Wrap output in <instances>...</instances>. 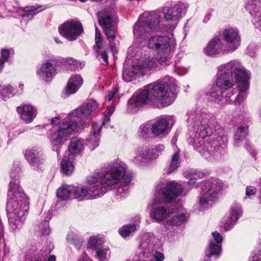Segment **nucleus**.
<instances>
[{
  "label": "nucleus",
  "mask_w": 261,
  "mask_h": 261,
  "mask_svg": "<svg viewBox=\"0 0 261 261\" xmlns=\"http://www.w3.org/2000/svg\"><path fill=\"white\" fill-rule=\"evenodd\" d=\"M216 85L207 94V98L212 101H221L224 91L231 88L237 83L240 91H245L249 86L248 73L239 62L232 61L218 67Z\"/></svg>",
  "instance_id": "obj_1"
},
{
  "label": "nucleus",
  "mask_w": 261,
  "mask_h": 261,
  "mask_svg": "<svg viewBox=\"0 0 261 261\" xmlns=\"http://www.w3.org/2000/svg\"><path fill=\"white\" fill-rule=\"evenodd\" d=\"M14 177L10 182L7 203L9 223L13 231L22 227L29 209V198L19 186L18 178Z\"/></svg>",
  "instance_id": "obj_2"
},
{
  "label": "nucleus",
  "mask_w": 261,
  "mask_h": 261,
  "mask_svg": "<svg viewBox=\"0 0 261 261\" xmlns=\"http://www.w3.org/2000/svg\"><path fill=\"white\" fill-rule=\"evenodd\" d=\"M123 167L115 168L105 174L99 173L88 178V187H74L73 198L82 200L96 198L106 192V186L117 182L124 172Z\"/></svg>",
  "instance_id": "obj_3"
},
{
  "label": "nucleus",
  "mask_w": 261,
  "mask_h": 261,
  "mask_svg": "<svg viewBox=\"0 0 261 261\" xmlns=\"http://www.w3.org/2000/svg\"><path fill=\"white\" fill-rule=\"evenodd\" d=\"M149 91L152 104L161 105L165 107L169 106L175 100L177 89L175 80L170 76H165L162 80L146 85Z\"/></svg>",
  "instance_id": "obj_4"
},
{
  "label": "nucleus",
  "mask_w": 261,
  "mask_h": 261,
  "mask_svg": "<svg viewBox=\"0 0 261 261\" xmlns=\"http://www.w3.org/2000/svg\"><path fill=\"white\" fill-rule=\"evenodd\" d=\"M148 47L158 51V59L155 58L157 65L158 63L163 64L170 59L175 50L176 42L173 39L166 36L154 35L149 38ZM148 58L152 59L150 57Z\"/></svg>",
  "instance_id": "obj_5"
},
{
  "label": "nucleus",
  "mask_w": 261,
  "mask_h": 261,
  "mask_svg": "<svg viewBox=\"0 0 261 261\" xmlns=\"http://www.w3.org/2000/svg\"><path fill=\"white\" fill-rule=\"evenodd\" d=\"M208 119H203L201 122V126L199 127L198 137L194 139L193 143V146L203 155L207 158L211 152L219 150V146H217L218 141L213 140L212 142H204V139L211 135L213 133V126L211 125Z\"/></svg>",
  "instance_id": "obj_6"
},
{
  "label": "nucleus",
  "mask_w": 261,
  "mask_h": 261,
  "mask_svg": "<svg viewBox=\"0 0 261 261\" xmlns=\"http://www.w3.org/2000/svg\"><path fill=\"white\" fill-rule=\"evenodd\" d=\"M161 17L156 12L144 13L136 23L134 29V34L139 42L146 40L150 31L155 29L160 23Z\"/></svg>",
  "instance_id": "obj_7"
},
{
  "label": "nucleus",
  "mask_w": 261,
  "mask_h": 261,
  "mask_svg": "<svg viewBox=\"0 0 261 261\" xmlns=\"http://www.w3.org/2000/svg\"><path fill=\"white\" fill-rule=\"evenodd\" d=\"M98 22L102 28L103 31L109 41L110 47L112 51L116 50L115 43L113 42L116 38V18L112 14L111 12L107 9L98 13Z\"/></svg>",
  "instance_id": "obj_8"
},
{
  "label": "nucleus",
  "mask_w": 261,
  "mask_h": 261,
  "mask_svg": "<svg viewBox=\"0 0 261 261\" xmlns=\"http://www.w3.org/2000/svg\"><path fill=\"white\" fill-rule=\"evenodd\" d=\"M223 187L222 181L218 179H213L202 183L199 203L203 208L212 205L217 198L218 193Z\"/></svg>",
  "instance_id": "obj_9"
},
{
  "label": "nucleus",
  "mask_w": 261,
  "mask_h": 261,
  "mask_svg": "<svg viewBox=\"0 0 261 261\" xmlns=\"http://www.w3.org/2000/svg\"><path fill=\"white\" fill-rule=\"evenodd\" d=\"M97 103L94 100L90 99L87 102L84 103L77 109L73 110L68 116L70 121L75 123L77 128L83 126V122L93 112L98 108Z\"/></svg>",
  "instance_id": "obj_10"
},
{
  "label": "nucleus",
  "mask_w": 261,
  "mask_h": 261,
  "mask_svg": "<svg viewBox=\"0 0 261 261\" xmlns=\"http://www.w3.org/2000/svg\"><path fill=\"white\" fill-rule=\"evenodd\" d=\"M77 129V125L70 121V117H66L60 124L58 130L51 135L50 141L55 146H61L69 136Z\"/></svg>",
  "instance_id": "obj_11"
},
{
  "label": "nucleus",
  "mask_w": 261,
  "mask_h": 261,
  "mask_svg": "<svg viewBox=\"0 0 261 261\" xmlns=\"http://www.w3.org/2000/svg\"><path fill=\"white\" fill-rule=\"evenodd\" d=\"M183 191V188L181 185L174 181H167L162 184L161 198L158 199L160 193L155 195L152 204L161 203L162 202H171L173 199L180 195Z\"/></svg>",
  "instance_id": "obj_12"
},
{
  "label": "nucleus",
  "mask_w": 261,
  "mask_h": 261,
  "mask_svg": "<svg viewBox=\"0 0 261 261\" xmlns=\"http://www.w3.org/2000/svg\"><path fill=\"white\" fill-rule=\"evenodd\" d=\"M156 67V60L155 59L146 58L143 60L138 61L133 65L131 71L127 69H125L123 71V79L126 82H129L137 74H143L146 71L154 69Z\"/></svg>",
  "instance_id": "obj_13"
},
{
  "label": "nucleus",
  "mask_w": 261,
  "mask_h": 261,
  "mask_svg": "<svg viewBox=\"0 0 261 261\" xmlns=\"http://www.w3.org/2000/svg\"><path fill=\"white\" fill-rule=\"evenodd\" d=\"M187 9L185 4L178 3L172 7H166L163 9L164 18L171 26V30L176 27L180 18L185 14Z\"/></svg>",
  "instance_id": "obj_14"
},
{
  "label": "nucleus",
  "mask_w": 261,
  "mask_h": 261,
  "mask_svg": "<svg viewBox=\"0 0 261 261\" xmlns=\"http://www.w3.org/2000/svg\"><path fill=\"white\" fill-rule=\"evenodd\" d=\"M61 35L69 41L75 40L83 32L81 23L76 20L65 21L59 27Z\"/></svg>",
  "instance_id": "obj_15"
},
{
  "label": "nucleus",
  "mask_w": 261,
  "mask_h": 261,
  "mask_svg": "<svg viewBox=\"0 0 261 261\" xmlns=\"http://www.w3.org/2000/svg\"><path fill=\"white\" fill-rule=\"evenodd\" d=\"M146 86L143 89L138 90L133 94L127 102V110L130 112L137 111V108L143 107L147 103H151V97L149 91L146 89Z\"/></svg>",
  "instance_id": "obj_16"
},
{
  "label": "nucleus",
  "mask_w": 261,
  "mask_h": 261,
  "mask_svg": "<svg viewBox=\"0 0 261 261\" xmlns=\"http://www.w3.org/2000/svg\"><path fill=\"white\" fill-rule=\"evenodd\" d=\"M174 123L173 118L171 116H161L158 117L152 125L151 133L155 136L167 135Z\"/></svg>",
  "instance_id": "obj_17"
},
{
  "label": "nucleus",
  "mask_w": 261,
  "mask_h": 261,
  "mask_svg": "<svg viewBox=\"0 0 261 261\" xmlns=\"http://www.w3.org/2000/svg\"><path fill=\"white\" fill-rule=\"evenodd\" d=\"M24 156L32 169L39 170L44 163L43 155L39 148L27 149L24 152Z\"/></svg>",
  "instance_id": "obj_18"
},
{
  "label": "nucleus",
  "mask_w": 261,
  "mask_h": 261,
  "mask_svg": "<svg viewBox=\"0 0 261 261\" xmlns=\"http://www.w3.org/2000/svg\"><path fill=\"white\" fill-rule=\"evenodd\" d=\"M204 53L208 56H216L230 52L227 45L223 43L219 37L215 36L204 48Z\"/></svg>",
  "instance_id": "obj_19"
},
{
  "label": "nucleus",
  "mask_w": 261,
  "mask_h": 261,
  "mask_svg": "<svg viewBox=\"0 0 261 261\" xmlns=\"http://www.w3.org/2000/svg\"><path fill=\"white\" fill-rule=\"evenodd\" d=\"M222 38L228 44L227 47L231 51H234L240 45L241 38L239 32L233 29H225L222 32Z\"/></svg>",
  "instance_id": "obj_20"
},
{
  "label": "nucleus",
  "mask_w": 261,
  "mask_h": 261,
  "mask_svg": "<svg viewBox=\"0 0 261 261\" xmlns=\"http://www.w3.org/2000/svg\"><path fill=\"white\" fill-rule=\"evenodd\" d=\"M246 8L253 17L252 22L261 31V0H250Z\"/></svg>",
  "instance_id": "obj_21"
},
{
  "label": "nucleus",
  "mask_w": 261,
  "mask_h": 261,
  "mask_svg": "<svg viewBox=\"0 0 261 261\" xmlns=\"http://www.w3.org/2000/svg\"><path fill=\"white\" fill-rule=\"evenodd\" d=\"M57 60L55 59L46 60L37 71V74L43 79L51 78L57 73Z\"/></svg>",
  "instance_id": "obj_22"
},
{
  "label": "nucleus",
  "mask_w": 261,
  "mask_h": 261,
  "mask_svg": "<svg viewBox=\"0 0 261 261\" xmlns=\"http://www.w3.org/2000/svg\"><path fill=\"white\" fill-rule=\"evenodd\" d=\"M122 167H123V168L124 169V171L122 173V176L120 177L119 181L115 183V184L113 185V186L118 184V182L120 181V180L122 179V181H121L120 186L118 188L117 194L121 196H123L124 194H125L127 192V191H128V186L129 184H130V182H131L132 179V177L130 175L125 174V173L126 172L125 165L124 164H123L118 166H117L116 167H114L113 169H112L111 170L109 171L108 172L111 171L112 170H113L115 168H119ZM105 186H106V191L107 190V187H109L112 186V185L108 186L106 185H105Z\"/></svg>",
  "instance_id": "obj_23"
},
{
  "label": "nucleus",
  "mask_w": 261,
  "mask_h": 261,
  "mask_svg": "<svg viewBox=\"0 0 261 261\" xmlns=\"http://www.w3.org/2000/svg\"><path fill=\"white\" fill-rule=\"evenodd\" d=\"M17 111L20 118L27 123L31 122L36 117L37 111L33 106L30 105H21L17 108Z\"/></svg>",
  "instance_id": "obj_24"
},
{
  "label": "nucleus",
  "mask_w": 261,
  "mask_h": 261,
  "mask_svg": "<svg viewBox=\"0 0 261 261\" xmlns=\"http://www.w3.org/2000/svg\"><path fill=\"white\" fill-rule=\"evenodd\" d=\"M212 236L217 242L216 244L212 241L210 243L208 247L205 250V255L210 257L212 255H219L221 251V245H219L222 241V238L217 231L213 232Z\"/></svg>",
  "instance_id": "obj_25"
},
{
  "label": "nucleus",
  "mask_w": 261,
  "mask_h": 261,
  "mask_svg": "<svg viewBox=\"0 0 261 261\" xmlns=\"http://www.w3.org/2000/svg\"><path fill=\"white\" fill-rule=\"evenodd\" d=\"M83 84V80L81 75H72L67 83L66 89L67 94H72L75 93Z\"/></svg>",
  "instance_id": "obj_26"
},
{
  "label": "nucleus",
  "mask_w": 261,
  "mask_h": 261,
  "mask_svg": "<svg viewBox=\"0 0 261 261\" xmlns=\"http://www.w3.org/2000/svg\"><path fill=\"white\" fill-rule=\"evenodd\" d=\"M83 149V141L77 138H72L68 145V152L70 159H73L74 156L80 153Z\"/></svg>",
  "instance_id": "obj_27"
},
{
  "label": "nucleus",
  "mask_w": 261,
  "mask_h": 261,
  "mask_svg": "<svg viewBox=\"0 0 261 261\" xmlns=\"http://www.w3.org/2000/svg\"><path fill=\"white\" fill-rule=\"evenodd\" d=\"M242 211L239 206L232 207L230 211V217L227 219L223 225L225 231L228 230L237 222L239 217L242 215Z\"/></svg>",
  "instance_id": "obj_28"
},
{
  "label": "nucleus",
  "mask_w": 261,
  "mask_h": 261,
  "mask_svg": "<svg viewBox=\"0 0 261 261\" xmlns=\"http://www.w3.org/2000/svg\"><path fill=\"white\" fill-rule=\"evenodd\" d=\"M92 132L87 139L88 145L92 149H94L99 145V133L101 127L96 124H92Z\"/></svg>",
  "instance_id": "obj_29"
},
{
  "label": "nucleus",
  "mask_w": 261,
  "mask_h": 261,
  "mask_svg": "<svg viewBox=\"0 0 261 261\" xmlns=\"http://www.w3.org/2000/svg\"><path fill=\"white\" fill-rule=\"evenodd\" d=\"M74 187L71 186H63L60 188L57 192V195L63 200L73 198Z\"/></svg>",
  "instance_id": "obj_30"
},
{
  "label": "nucleus",
  "mask_w": 261,
  "mask_h": 261,
  "mask_svg": "<svg viewBox=\"0 0 261 261\" xmlns=\"http://www.w3.org/2000/svg\"><path fill=\"white\" fill-rule=\"evenodd\" d=\"M167 215V209L163 206H158L155 210H152L150 216L157 222H161L164 220Z\"/></svg>",
  "instance_id": "obj_31"
},
{
  "label": "nucleus",
  "mask_w": 261,
  "mask_h": 261,
  "mask_svg": "<svg viewBox=\"0 0 261 261\" xmlns=\"http://www.w3.org/2000/svg\"><path fill=\"white\" fill-rule=\"evenodd\" d=\"M73 159H70V156L67 158L64 156L61 162V171L64 174L70 175L73 171L74 166L72 164Z\"/></svg>",
  "instance_id": "obj_32"
},
{
  "label": "nucleus",
  "mask_w": 261,
  "mask_h": 261,
  "mask_svg": "<svg viewBox=\"0 0 261 261\" xmlns=\"http://www.w3.org/2000/svg\"><path fill=\"white\" fill-rule=\"evenodd\" d=\"M248 127L247 126H243L239 127L237 130L234 135V143L235 145L239 146L241 141L243 140L247 134Z\"/></svg>",
  "instance_id": "obj_33"
},
{
  "label": "nucleus",
  "mask_w": 261,
  "mask_h": 261,
  "mask_svg": "<svg viewBox=\"0 0 261 261\" xmlns=\"http://www.w3.org/2000/svg\"><path fill=\"white\" fill-rule=\"evenodd\" d=\"M180 164L179 151L175 152L172 158L171 162L169 168L165 169L166 173L169 174L177 169Z\"/></svg>",
  "instance_id": "obj_34"
},
{
  "label": "nucleus",
  "mask_w": 261,
  "mask_h": 261,
  "mask_svg": "<svg viewBox=\"0 0 261 261\" xmlns=\"http://www.w3.org/2000/svg\"><path fill=\"white\" fill-rule=\"evenodd\" d=\"M187 220V217L184 214L174 216L169 221L170 224L175 226H180L185 223Z\"/></svg>",
  "instance_id": "obj_35"
},
{
  "label": "nucleus",
  "mask_w": 261,
  "mask_h": 261,
  "mask_svg": "<svg viewBox=\"0 0 261 261\" xmlns=\"http://www.w3.org/2000/svg\"><path fill=\"white\" fill-rule=\"evenodd\" d=\"M154 148L157 153H148L147 154L142 153V158L146 159H155L159 155V153L162 152L164 150L165 147L163 145L160 144L158 145Z\"/></svg>",
  "instance_id": "obj_36"
},
{
  "label": "nucleus",
  "mask_w": 261,
  "mask_h": 261,
  "mask_svg": "<svg viewBox=\"0 0 261 261\" xmlns=\"http://www.w3.org/2000/svg\"><path fill=\"white\" fill-rule=\"evenodd\" d=\"M95 41L96 44L95 49L96 52L99 55V50L103 47V39L101 36L100 31L96 27H95Z\"/></svg>",
  "instance_id": "obj_37"
},
{
  "label": "nucleus",
  "mask_w": 261,
  "mask_h": 261,
  "mask_svg": "<svg viewBox=\"0 0 261 261\" xmlns=\"http://www.w3.org/2000/svg\"><path fill=\"white\" fill-rule=\"evenodd\" d=\"M137 226L136 225H126L122 227L119 230V232L123 237H126L135 232Z\"/></svg>",
  "instance_id": "obj_38"
},
{
  "label": "nucleus",
  "mask_w": 261,
  "mask_h": 261,
  "mask_svg": "<svg viewBox=\"0 0 261 261\" xmlns=\"http://www.w3.org/2000/svg\"><path fill=\"white\" fill-rule=\"evenodd\" d=\"M150 125L147 124H143L141 125L139 129L140 136L144 138L149 137L150 134Z\"/></svg>",
  "instance_id": "obj_39"
},
{
  "label": "nucleus",
  "mask_w": 261,
  "mask_h": 261,
  "mask_svg": "<svg viewBox=\"0 0 261 261\" xmlns=\"http://www.w3.org/2000/svg\"><path fill=\"white\" fill-rule=\"evenodd\" d=\"M96 256L99 260L105 261L110 257L109 250L106 249H98L96 251Z\"/></svg>",
  "instance_id": "obj_40"
},
{
  "label": "nucleus",
  "mask_w": 261,
  "mask_h": 261,
  "mask_svg": "<svg viewBox=\"0 0 261 261\" xmlns=\"http://www.w3.org/2000/svg\"><path fill=\"white\" fill-rule=\"evenodd\" d=\"M101 243V240L98 239L94 236L90 237L88 242V247L91 249H95Z\"/></svg>",
  "instance_id": "obj_41"
},
{
  "label": "nucleus",
  "mask_w": 261,
  "mask_h": 261,
  "mask_svg": "<svg viewBox=\"0 0 261 261\" xmlns=\"http://www.w3.org/2000/svg\"><path fill=\"white\" fill-rule=\"evenodd\" d=\"M10 50L6 49H2L1 50L0 60L5 62H7L10 54Z\"/></svg>",
  "instance_id": "obj_42"
},
{
  "label": "nucleus",
  "mask_w": 261,
  "mask_h": 261,
  "mask_svg": "<svg viewBox=\"0 0 261 261\" xmlns=\"http://www.w3.org/2000/svg\"><path fill=\"white\" fill-rule=\"evenodd\" d=\"M67 239L70 241H71L77 248H80L83 242V240H82L81 239H78L77 238L73 239L70 238V234L68 235Z\"/></svg>",
  "instance_id": "obj_43"
},
{
  "label": "nucleus",
  "mask_w": 261,
  "mask_h": 261,
  "mask_svg": "<svg viewBox=\"0 0 261 261\" xmlns=\"http://www.w3.org/2000/svg\"><path fill=\"white\" fill-rule=\"evenodd\" d=\"M14 91V88L11 86H8L5 87L4 89L1 90V93L3 96L4 95L10 94Z\"/></svg>",
  "instance_id": "obj_44"
},
{
  "label": "nucleus",
  "mask_w": 261,
  "mask_h": 261,
  "mask_svg": "<svg viewBox=\"0 0 261 261\" xmlns=\"http://www.w3.org/2000/svg\"><path fill=\"white\" fill-rule=\"evenodd\" d=\"M154 257L155 261H163L164 259V254L158 251L155 252Z\"/></svg>",
  "instance_id": "obj_45"
},
{
  "label": "nucleus",
  "mask_w": 261,
  "mask_h": 261,
  "mask_svg": "<svg viewBox=\"0 0 261 261\" xmlns=\"http://www.w3.org/2000/svg\"><path fill=\"white\" fill-rule=\"evenodd\" d=\"M256 192V189L253 187H247L246 194L247 196L254 195Z\"/></svg>",
  "instance_id": "obj_46"
},
{
  "label": "nucleus",
  "mask_w": 261,
  "mask_h": 261,
  "mask_svg": "<svg viewBox=\"0 0 261 261\" xmlns=\"http://www.w3.org/2000/svg\"><path fill=\"white\" fill-rule=\"evenodd\" d=\"M41 256L38 253H35L33 254L31 258V261H41Z\"/></svg>",
  "instance_id": "obj_47"
},
{
  "label": "nucleus",
  "mask_w": 261,
  "mask_h": 261,
  "mask_svg": "<svg viewBox=\"0 0 261 261\" xmlns=\"http://www.w3.org/2000/svg\"><path fill=\"white\" fill-rule=\"evenodd\" d=\"M38 7H36V6L27 7L25 8L24 11L26 12H32L35 11V12H34L32 14V15H33L36 14L35 11L37 9H38Z\"/></svg>",
  "instance_id": "obj_48"
},
{
  "label": "nucleus",
  "mask_w": 261,
  "mask_h": 261,
  "mask_svg": "<svg viewBox=\"0 0 261 261\" xmlns=\"http://www.w3.org/2000/svg\"><path fill=\"white\" fill-rule=\"evenodd\" d=\"M116 92L117 91L116 90H112L111 92H110L108 95L107 96L106 99L109 101H111L113 98Z\"/></svg>",
  "instance_id": "obj_49"
},
{
  "label": "nucleus",
  "mask_w": 261,
  "mask_h": 261,
  "mask_svg": "<svg viewBox=\"0 0 261 261\" xmlns=\"http://www.w3.org/2000/svg\"><path fill=\"white\" fill-rule=\"evenodd\" d=\"M101 58L103 59V61L108 65V56L106 50H105L101 54Z\"/></svg>",
  "instance_id": "obj_50"
},
{
  "label": "nucleus",
  "mask_w": 261,
  "mask_h": 261,
  "mask_svg": "<svg viewBox=\"0 0 261 261\" xmlns=\"http://www.w3.org/2000/svg\"><path fill=\"white\" fill-rule=\"evenodd\" d=\"M107 110H108V115H109V117H110L111 116V115L114 112L115 107L114 106H111L108 107Z\"/></svg>",
  "instance_id": "obj_51"
},
{
  "label": "nucleus",
  "mask_w": 261,
  "mask_h": 261,
  "mask_svg": "<svg viewBox=\"0 0 261 261\" xmlns=\"http://www.w3.org/2000/svg\"><path fill=\"white\" fill-rule=\"evenodd\" d=\"M142 256L145 258H148L150 256V253L148 250L146 249L145 251H143L141 252Z\"/></svg>",
  "instance_id": "obj_52"
},
{
  "label": "nucleus",
  "mask_w": 261,
  "mask_h": 261,
  "mask_svg": "<svg viewBox=\"0 0 261 261\" xmlns=\"http://www.w3.org/2000/svg\"><path fill=\"white\" fill-rule=\"evenodd\" d=\"M78 261H91V259L86 255H83Z\"/></svg>",
  "instance_id": "obj_53"
},
{
  "label": "nucleus",
  "mask_w": 261,
  "mask_h": 261,
  "mask_svg": "<svg viewBox=\"0 0 261 261\" xmlns=\"http://www.w3.org/2000/svg\"><path fill=\"white\" fill-rule=\"evenodd\" d=\"M196 183V179L195 178H190L188 182L190 186H193Z\"/></svg>",
  "instance_id": "obj_54"
},
{
  "label": "nucleus",
  "mask_w": 261,
  "mask_h": 261,
  "mask_svg": "<svg viewBox=\"0 0 261 261\" xmlns=\"http://www.w3.org/2000/svg\"><path fill=\"white\" fill-rule=\"evenodd\" d=\"M157 153V152L155 151V150H154V148H149L146 151V153H143L144 154H147V153Z\"/></svg>",
  "instance_id": "obj_55"
},
{
  "label": "nucleus",
  "mask_w": 261,
  "mask_h": 261,
  "mask_svg": "<svg viewBox=\"0 0 261 261\" xmlns=\"http://www.w3.org/2000/svg\"><path fill=\"white\" fill-rule=\"evenodd\" d=\"M66 62L68 63V64L70 65H75V63H77V62L72 59H69L67 60Z\"/></svg>",
  "instance_id": "obj_56"
},
{
  "label": "nucleus",
  "mask_w": 261,
  "mask_h": 261,
  "mask_svg": "<svg viewBox=\"0 0 261 261\" xmlns=\"http://www.w3.org/2000/svg\"><path fill=\"white\" fill-rule=\"evenodd\" d=\"M56 257L55 255H50L48 257L47 261H56Z\"/></svg>",
  "instance_id": "obj_57"
},
{
  "label": "nucleus",
  "mask_w": 261,
  "mask_h": 261,
  "mask_svg": "<svg viewBox=\"0 0 261 261\" xmlns=\"http://www.w3.org/2000/svg\"><path fill=\"white\" fill-rule=\"evenodd\" d=\"M59 121V118L58 117L54 118L51 119V124H56L57 123H58Z\"/></svg>",
  "instance_id": "obj_58"
},
{
  "label": "nucleus",
  "mask_w": 261,
  "mask_h": 261,
  "mask_svg": "<svg viewBox=\"0 0 261 261\" xmlns=\"http://www.w3.org/2000/svg\"><path fill=\"white\" fill-rule=\"evenodd\" d=\"M244 98V96H243V94H240L238 97H237V100H238L239 102H240V100H242Z\"/></svg>",
  "instance_id": "obj_59"
},
{
  "label": "nucleus",
  "mask_w": 261,
  "mask_h": 261,
  "mask_svg": "<svg viewBox=\"0 0 261 261\" xmlns=\"http://www.w3.org/2000/svg\"><path fill=\"white\" fill-rule=\"evenodd\" d=\"M252 261H261V258L258 256H254L253 257Z\"/></svg>",
  "instance_id": "obj_60"
},
{
  "label": "nucleus",
  "mask_w": 261,
  "mask_h": 261,
  "mask_svg": "<svg viewBox=\"0 0 261 261\" xmlns=\"http://www.w3.org/2000/svg\"><path fill=\"white\" fill-rule=\"evenodd\" d=\"M5 63V62L0 60V71L3 69Z\"/></svg>",
  "instance_id": "obj_61"
},
{
  "label": "nucleus",
  "mask_w": 261,
  "mask_h": 261,
  "mask_svg": "<svg viewBox=\"0 0 261 261\" xmlns=\"http://www.w3.org/2000/svg\"><path fill=\"white\" fill-rule=\"evenodd\" d=\"M208 120H210V124L211 125H212L213 126V128H214V129H215H215H216V128H215L216 126H214V124H212V122L213 121H214V123H215V121L214 120H212H212H210V119H208Z\"/></svg>",
  "instance_id": "obj_62"
},
{
  "label": "nucleus",
  "mask_w": 261,
  "mask_h": 261,
  "mask_svg": "<svg viewBox=\"0 0 261 261\" xmlns=\"http://www.w3.org/2000/svg\"><path fill=\"white\" fill-rule=\"evenodd\" d=\"M55 40L56 42V43H61V41L59 40V39H56H56H55Z\"/></svg>",
  "instance_id": "obj_63"
},
{
  "label": "nucleus",
  "mask_w": 261,
  "mask_h": 261,
  "mask_svg": "<svg viewBox=\"0 0 261 261\" xmlns=\"http://www.w3.org/2000/svg\"><path fill=\"white\" fill-rule=\"evenodd\" d=\"M245 147L247 150H249V149L251 148V147L248 144H246Z\"/></svg>",
  "instance_id": "obj_64"
}]
</instances>
